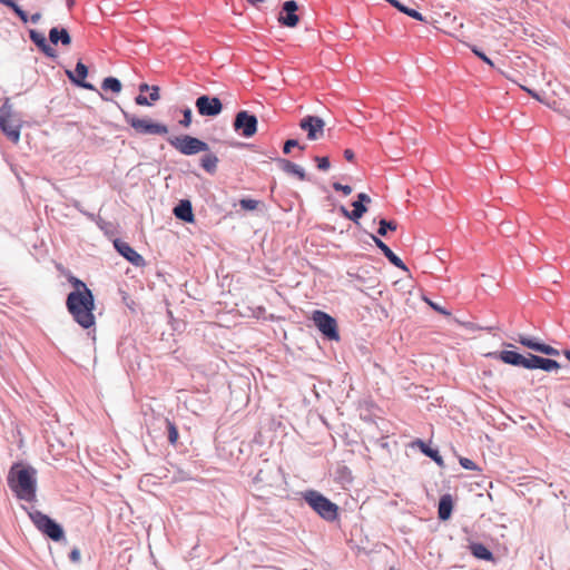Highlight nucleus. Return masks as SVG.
<instances>
[{
  "mask_svg": "<svg viewBox=\"0 0 570 570\" xmlns=\"http://www.w3.org/2000/svg\"><path fill=\"white\" fill-rule=\"evenodd\" d=\"M195 107L200 116L216 117L223 110L222 100L215 96L202 95L195 101Z\"/></svg>",
  "mask_w": 570,
  "mask_h": 570,
  "instance_id": "9b49d317",
  "label": "nucleus"
},
{
  "mask_svg": "<svg viewBox=\"0 0 570 570\" xmlns=\"http://www.w3.org/2000/svg\"><path fill=\"white\" fill-rule=\"evenodd\" d=\"M160 422L167 430L169 443L176 445L179 438L177 426L167 417H164Z\"/></svg>",
  "mask_w": 570,
  "mask_h": 570,
  "instance_id": "7c9ffc66",
  "label": "nucleus"
},
{
  "mask_svg": "<svg viewBox=\"0 0 570 570\" xmlns=\"http://www.w3.org/2000/svg\"><path fill=\"white\" fill-rule=\"evenodd\" d=\"M429 305L436 312L443 314V315H450V312L441 307L439 304L433 303L431 301H428Z\"/></svg>",
  "mask_w": 570,
  "mask_h": 570,
  "instance_id": "c03bdc74",
  "label": "nucleus"
},
{
  "mask_svg": "<svg viewBox=\"0 0 570 570\" xmlns=\"http://www.w3.org/2000/svg\"><path fill=\"white\" fill-rule=\"evenodd\" d=\"M561 364L552 358H546L532 353H529L528 370H542L544 372H552L559 370Z\"/></svg>",
  "mask_w": 570,
  "mask_h": 570,
  "instance_id": "f3484780",
  "label": "nucleus"
},
{
  "mask_svg": "<svg viewBox=\"0 0 570 570\" xmlns=\"http://www.w3.org/2000/svg\"><path fill=\"white\" fill-rule=\"evenodd\" d=\"M397 228V224L394 220H387L385 218L380 219L377 234L380 236H386L387 232H394Z\"/></svg>",
  "mask_w": 570,
  "mask_h": 570,
  "instance_id": "473e14b6",
  "label": "nucleus"
},
{
  "mask_svg": "<svg viewBox=\"0 0 570 570\" xmlns=\"http://www.w3.org/2000/svg\"><path fill=\"white\" fill-rule=\"evenodd\" d=\"M49 40L52 45L69 46L71 43V37L66 28L53 27L49 30Z\"/></svg>",
  "mask_w": 570,
  "mask_h": 570,
  "instance_id": "b1692460",
  "label": "nucleus"
},
{
  "mask_svg": "<svg viewBox=\"0 0 570 570\" xmlns=\"http://www.w3.org/2000/svg\"><path fill=\"white\" fill-rule=\"evenodd\" d=\"M40 19H41L40 12H36L29 17V21H31L32 23H38L40 21Z\"/></svg>",
  "mask_w": 570,
  "mask_h": 570,
  "instance_id": "3c124183",
  "label": "nucleus"
},
{
  "mask_svg": "<svg viewBox=\"0 0 570 570\" xmlns=\"http://www.w3.org/2000/svg\"><path fill=\"white\" fill-rule=\"evenodd\" d=\"M355 202H361V204H368L371 203V198L367 194L365 193H360L357 194V199Z\"/></svg>",
  "mask_w": 570,
  "mask_h": 570,
  "instance_id": "a18cd8bd",
  "label": "nucleus"
},
{
  "mask_svg": "<svg viewBox=\"0 0 570 570\" xmlns=\"http://www.w3.org/2000/svg\"><path fill=\"white\" fill-rule=\"evenodd\" d=\"M279 169H282L285 174L296 176L299 180H307V175L303 167L299 165L286 159V158H276L275 159Z\"/></svg>",
  "mask_w": 570,
  "mask_h": 570,
  "instance_id": "aec40b11",
  "label": "nucleus"
},
{
  "mask_svg": "<svg viewBox=\"0 0 570 570\" xmlns=\"http://www.w3.org/2000/svg\"><path fill=\"white\" fill-rule=\"evenodd\" d=\"M167 141L171 147H174L176 150H178L180 154L185 156H193L198 153L209 150V146L207 142L189 135L168 137Z\"/></svg>",
  "mask_w": 570,
  "mask_h": 570,
  "instance_id": "423d86ee",
  "label": "nucleus"
},
{
  "mask_svg": "<svg viewBox=\"0 0 570 570\" xmlns=\"http://www.w3.org/2000/svg\"><path fill=\"white\" fill-rule=\"evenodd\" d=\"M114 246L116 250L134 266L141 267L145 265L146 262L144 257L137 253L128 243L116 239L114 242Z\"/></svg>",
  "mask_w": 570,
  "mask_h": 570,
  "instance_id": "2eb2a0df",
  "label": "nucleus"
},
{
  "mask_svg": "<svg viewBox=\"0 0 570 570\" xmlns=\"http://www.w3.org/2000/svg\"><path fill=\"white\" fill-rule=\"evenodd\" d=\"M73 0H68V7L71 8L73 6Z\"/></svg>",
  "mask_w": 570,
  "mask_h": 570,
  "instance_id": "13d9d810",
  "label": "nucleus"
},
{
  "mask_svg": "<svg viewBox=\"0 0 570 570\" xmlns=\"http://www.w3.org/2000/svg\"><path fill=\"white\" fill-rule=\"evenodd\" d=\"M29 38L38 47V49L48 58L56 59L58 57L57 51L48 43L43 33L35 29H30Z\"/></svg>",
  "mask_w": 570,
  "mask_h": 570,
  "instance_id": "6ab92c4d",
  "label": "nucleus"
},
{
  "mask_svg": "<svg viewBox=\"0 0 570 570\" xmlns=\"http://www.w3.org/2000/svg\"><path fill=\"white\" fill-rule=\"evenodd\" d=\"M174 215L176 218L185 222L193 223L195 220V216L193 213V206L190 200L181 199L174 208Z\"/></svg>",
  "mask_w": 570,
  "mask_h": 570,
  "instance_id": "412c9836",
  "label": "nucleus"
},
{
  "mask_svg": "<svg viewBox=\"0 0 570 570\" xmlns=\"http://www.w3.org/2000/svg\"><path fill=\"white\" fill-rule=\"evenodd\" d=\"M539 353H542V354L549 355V356H558L560 354V352L557 348H554L551 345H548L546 343L541 344Z\"/></svg>",
  "mask_w": 570,
  "mask_h": 570,
  "instance_id": "58836bf2",
  "label": "nucleus"
},
{
  "mask_svg": "<svg viewBox=\"0 0 570 570\" xmlns=\"http://www.w3.org/2000/svg\"><path fill=\"white\" fill-rule=\"evenodd\" d=\"M352 206L353 210L350 212L342 206L341 212L346 218L357 223L358 219L367 212V207L364 204H361V202H353Z\"/></svg>",
  "mask_w": 570,
  "mask_h": 570,
  "instance_id": "393cba45",
  "label": "nucleus"
},
{
  "mask_svg": "<svg viewBox=\"0 0 570 570\" xmlns=\"http://www.w3.org/2000/svg\"><path fill=\"white\" fill-rule=\"evenodd\" d=\"M460 464L465 470H478V465L471 459L468 458H460Z\"/></svg>",
  "mask_w": 570,
  "mask_h": 570,
  "instance_id": "ea45409f",
  "label": "nucleus"
},
{
  "mask_svg": "<svg viewBox=\"0 0 570 570\" xmlns=\"http://www.w3.org/2000/svg\"><path fill=\"white\" fill-rule=\"evenodd\" d=\"M159 91H160V88L158 86H151V92L149 94V97H146L142 94H139L135 97L136 105L153 106L154 102H156L160 99Z\"/></svg>",
  "mask_w": 570,
  "mask_h": 570,
  "instance_id": "a878e982",
  "label": "nucleus"
},
{
  "mask_svg": "<svg viewBox=\"0 0 570 570\" xmlns=\"http://www.w3.org/2000/svg\"><path fill=\"white\" fill-rule=\"evenodd\" d=\"M453 511V499L449 493L443 494L439 500L438 517L441 521H446L451 518Z\"/></svg>",
  "mask_w": 570,
  "mask_h": 570,
  "instance_id": "5701e85b",
  "label": "nucleus"
},
{
  "mask_svg": "<svg viewBox=\"0 0 570 570\" xmlns=\"http://www.w3.org/2000/svg\"><path fill=\"white\" fill-rule=\"evenodd\" d=\"M13 12L19 17V19L27 23L29 21L28 13L18 4L17 8H14Z\"/></svg>",
  "mask_w": 570,
  "mask_h": 570,
  "instance_id": "37998d69",
  "label": "nucleus"
},
{
  "mask_svg": "<svg viewBox=\"0 0 570 570\" xmlns=\"http://www.w3.org/2000/svg\"><path fill=\"white\" fill-rule=\"evenodd\" d=\"M489 356L500 360L501 362H503L505 364H509L512 366H518V367H523V368L528 370L529 353H527L525 355H522L515 351L503 350L500 352L490 353Z\"/></svg>",
  "mask_w": 570,
  "mask_h": 570,
  "instance_id": "ddd939ff",
  "label": "nucleus"
},
{
  "mask_svg": "<svg viewBox=\"0 0 570 570\" xmlns=\"http://www.w3.org/2000/svg\"><path fill=\"white\" fill-rule=\"evenodd\" d=\"M470 551L476 559L488 561L493 559V553L482 543H471Z\"/></svg>",
  "mask_w": 570,
  "mask_h": 570,
  "instance_id": "bb28decb",
  "label": "nucleus"
},
{
  "mask_svg": "<svg viewBox=\"0 0 570 570\" xmlns=\"http://www.w3.org/2000/svg\"><path fill=\"white\" fill-rule=\"evenodd\" d=\"M379 283V277L371 266L351 267L346 272L345 285L354 289L361 292H364V289H374Z\"/></svg>",
  "mask_w": 570,
  "mask_h": 570,
  "instance_id": "7ed1b4c3",
  "label": "nucleus"
},
{
  "mask_svg": "<svg viewBox=\"0 0 570 570\" xmlns=\"http://www.w3.org/2000/svg\"><path fill=\"white\" fill-rule=\"evenodd\" d=\"M69 282L72 284V286L75 287L73 291H86V288H88V286L79 278L77 277H70L69 278Z\"/></svg>",
  "mask_w": 570,
  "mask_h": 570,
  "instance_id": "a19ab883",
  "label": "nucleus"
},
{
  "mask_svg": "<svg viewBox=\"0 0 570 570\" xmlns=\"http://www.w3.org/2000/svg\"><path fill=\"white\" fill-rule=\"evenodd\" d=\"M29 517L36 528L52 541H60L65 538V531L62 527L49 515L36 510L30 512Z\"/></svg>",
  "mask_w": 570,
  "mask_h": 570,
  "instance_id": "0eeeda50",
  "label": "nucleus"
},
{
  "mask_svg": "<svg viewBox=\"0 0 570 570\" xmlns=\"http://www.w3.org/2000/svg\"><path fill=\"white\" fill-rule=\"evenodd\" d=\"M249 4L256 6L258 3L265 2L266 0H246Z\"/></svg>",
  "mask_w": 570,
  "mask_h": 570,
  "instance_id": "864d4df0",
  "label": "nucleus"
},
{
  "mask_svg": "<svg viewBox=\"0 0 570 570\" xmlns=\"http://www.w3.org/2000/svg\"><path fill=\"white\" fill-rule=\"evenodd\" d=\"M517 342H519L521 345L528 347L529 350L539 352L542 342L537 340L535 337L519 334L518 337L514 338Z\"/></svg>",
  "mask_w": 570,
  "mask_h": 570,
  "instance_id": "c756f323",
  "label": "nucleus"
},
{
  "mask_svg": "<svg viewBox=\"0 0 570 570\" xmlns=\"http://www.w3.org/2000/svg\"><path fill=\"white\" fill-rule=\"evenodd\" d=\"M324 120L318 116L307 115L299 121V128L307 132L309 140H317L324 135Z\"/></svg>",
  "mask_w": 570,
  "mask_h": 570,
  "instance_id": "f8f14e48",
  "label": "nucleus"
},
{
  "mask_svg": "<svg viewBox=\"0 0 570 570\" xmlns=\"http://www.w3.org/2000/svg\"><path fill=\"white\" fill-rule=\"evenodd\" d=\"M0 4H3L8 8H10L12 11L14 10V8H17L18 3L16 2V0H0Z\"/></svg>",
  "mask_w": 570,
  "mask_h": 570,
  "instance_id": "de8ad7c7",
  "label": "nucleus"
},
{
  "mask_svg": "<svg viewBox=\"0 0 570 570\" xmlns=\"http://www.w3.org/2000/svg\"><path fill=\"white\" fill-rule=\"evenodd\" d=\"M392 7L397 9L400 12L405 13L406 16L417 20V21H425L424 17L415 9L407 7L400 0H394L391 3Z\"/></svg>",
  "mask_w": 570,
  "mask_h": 570,
  "instance_id": "c85d7f7f",
  "label": "nucleus"
},
{
  "mask_svg": "<svg viewBox=\"0 0 570 570\" xmlns=\"http://www.w3.org/2000/svg\"><path fill=\"white\" fill-rule=\"evenodd\" d=\"M218 157L214 155L213 153L205 154L200 158V166L208 173V174H215L217 170L218 165Z\"/></svg>",
  "mask_w": 570,
  "mask_h": 570,
  "instance_id": "cd10ccee",
  "label": "nucleus"
},
{
  "mask_svg": "<svg viewBox=\"0 0 570 570\" xmlns=\"http://www.w3.org/2000/svg\"><path fill=\"white\" fill-rule=\"evenodd\" d=\"M146 91H150L151 92V86H149L148 83H140L139 85V92L140 94H144Z\"/></svg>",
  "mask_w": 570,
  "mask_h": 570,
  "instance_id": "603ef678",
  "label": "nucleus"
},
{
  "mask_svg": "<svg viewBox=\"0 0 570 570\" xmlns=\"http://www.w3.org/2000/svg\"><path fill=\"white\" fill-rule=\"evenodd\" d=\"M504 345H505V346H508V347H512V346H513V345H512V344H510V343H504Z\"/></svg>",
  "mask_w": 570,
  "mask_h": 570,
  "instance_id": "bf43d9fd",
  "label": "nucleus"
},
{
  "mask_svg": "<svg viewBox=\"0 0 570 570\" xmlns=\"http://www.w3.org/2000/svg\"><path fill=\"white\" fill-rule=\"evenodd\" d=\"M70 81L78 87L94 90L95 87L90 82L86 81V77L88 76V68L82 61H78L75 68V71L67 70L66 71Z\"/></svg>",
  "mask_w": 570,
  "mask_h": 570,
  "instance_id": "dca6fc26",
  "label": "nucleus"
},
{
  "mask_svg": "<svg viewBox=\"0 0 570 570\" xmlns=\"http://www.w3.org/2000/svg\"><path fill=\"white\" fill-rule=\"evenodd\" d=\"M20 125L11 120V105L8 99L0 107V129L7 138L17 144L20 140Z\"/></svg>",
  "mask_w": 570,
  "mask_h": 570,
  "instance_id": "1a4fd4ad",
  "label": "nucleus"
},
{
  "mask_svg": "<svg viewBox=\"0 0 570 570\" xmlns=\"http://www.w3.org/2000/svg\"><path fill=\"white\" fill-rule=\"evenodd\" d=\"M298 4L295 0H287L282 4V12L278 17V22L288 28H294L299 22V17L296 14Z\"/></svg>",
  "mask_w": 570,
  "mask_h": 570,
  "instance_id": "4468645a",
  "label": "nucleus"
},
{
  "mask_svg": "<svg viewBox=\"0 0 570 570\" xmlns=\"http://www.w3.org/2000/svg\"><path fill=\"white\" fill-rule=\"evenodd\" d=\"M258 120L253 114L247 110H240L235 115L233 121V128L236 132H239L243 137H253L257 131Z\"/></svg>",
  "mask_w": 570,
  "mask_h": 570,
  "instance_id": "9d476101",
  "label": "nucleus"
},
{
  "mask_svg": "<svg viewBox=\"0 0 570 570\" xmlns=\"http://www.w3.org/2000/svg\"><path fill=\"white\" fill-rule=\"evenodd\" d=\"M371 238L376 245V247L383 253V255L387 258V261L394 265L395 267L407 271L406 265L403 263V261L394 254V252L377 236L371 234Z\"/></svg>",
  "mask_w": 570,
  "mask_h": 570,
  "instance_id": "a211bd4d",
  "label": "nucleus"
},
{
  "mask_svg": "<svg viewBox=\"0 0 570 570\" xmlns=\"http://www.w3.org/2000/svg\"><path fill=\"white\" fill-rule=\"evenodd\" d=\"M354 151L352 149H345L344 150V158L347 160V161H352L354 159Z\"/></svg>",
  "mask_w": 570,
  "mask_h": 570,
  "instance_id": "8fccbe9b",
  "label": "nucleus"
},
{
  "mask_svg": "<svg viewBox=\"0 0 570 570\" xmlns=\"http://www.w3.org/2000/svg\"><path fill=\"white\" fill-rule=\"evenodd\" d=\"M333 188L336 191H342L345 196L352 193V187L350 185H342L341 183H333Z\"/></svg>",
  "mask_w": 570,
  "mask_h": 570,
  "instance_id": "79ce46f5",
  "label": "nucleus"
},
{
  "mask_svg": "<svg viewBox=\"0 0 570 570\" xmlns=\"http://www.w3.org/2000/svg\"><path fill=\"white\" fill-rule=\"evenodd\" d=\"M525 90H527V91H528L532 97H534V98L539 99V96H538L534 91L529 90V89H525Z\"/></svg>",
  "mask_w": 570,
  "mask_h": 570,
  "instance_id": "4d7b16f0",
  "label": "nucleus"
},
{
  "mask_svg": "<svg viewBox=\"0 0 570 570\" xmlns=\"http://www.w3.org/2000/svg\"><path fill=\"white\" fill-rule=\"evenodd\" d=\"M37 471L32 466L14 464L8 474V485L17 498L27 502L36 500Z\"/></svg>",
  "mask_w": 570,
  "mask_h": 570,
  "instance_id": "f03ea898",
  "label": "nucleus"
},
{
  "mask_svg": "<svg viewBox=\"0 0 570 570\" xmlns=\"http://www.w3.org/2000/svg\"><path fill=\"white\" fill-rule=\"evenodd\" d=\"M254 481H255V482H261V481H263V478H262V471H259V472L256 474V476L254 478Z\"/></svg>",
  "mask_w": 570,
  "mask_h": 570,
  "instance_id": "5fc2aeb1",
  "label": "nucleus"
},
{
  "mask_svg": "<svg viewBox=\"0 0 570 570\" xmlns=\"http://www.w3.org/2000/svg\"><path fill=\"white\" fill-rule=\"evenodd\" d=\"M413 446L420 448L421 452L433 460L440 468H444V460L441 456L439 450L431 448L429 444H426L421 439H416L413 443Z\"/></svg>",
  "mask_w": 570,
  "mask_h": 570,
  "instance_id": "4be33fe9",
  "label": "nucleus"
},
{
  "mask_svg": "<svg viewBox=\"0 0 570 570\" xmlns=\"http://www.w3.org/2000/svg\"><path fill=\"white\" fill-rule=\"evenodd\" d=\"M75 207H76L80 213H82V214H83V215H86L88 218H90L91 220H94V219H95V215H94V214L88 213V212H86V210H83V209H81V208H80V204H79V202H76V203H75Z\"/></svg>",
  "mask_w": 570,
  "mask_h": 570,
  "instance_id": "09e8293b",
  "label": "nucleus"
},
{
  "mask_svg": "<svg viewBox=\"0 0 570 570\" xmlns=\"http://www.w3.org/2000/svg\"><path fill=\"white\" fill-rule=\"evenodd\" d=\"M122 85L120 80L116 77H107L102 80L101 89L110 90L114 94H119L121 91Z\"/></svg>",
  "mask_w": 570,
  "mask_h": 570,
  "instance_id": "2f4dec72",
  "label": "nucleus"
},
{
  "mask_svg": "<svg viewBox=\"0 0 570 570\" xmlns=\"http://www.w3.org/2000/svg\"><path fill=\"white\" fill-rule=\"evenodd\" d=\"M471 51L487 65L493 67V61L476 46H470Z\"/></svg>",
  "mask_w": 570,
  "mask_h": 570,
  "instance_id": "72a5a7b5",
  "label": "nucleus"
},
{
  "mask_svg": "<svg viewBox=\"0 0 570 570\" xmlns=\"http://www.w3.org/2000/svg\"><path fill=\"white\" fill-rule=\"evenodd\" d=\"M125 121L139 135H167L168 126L163 122L154 121L150 118H139L118 106Z\"/></svg>",
  "mask_w": 570,
  "mask_h": 570,
  "instance_id": "39448f33",
  "label": "nucleus"
},
{
  "mask_svg": "<svg viewBox=\"0 0 570 570\" xmlns=\"http://www.w3.org/2000/svg\"><path fill=\"white\" fill-rule=\"evenodd\" d=\"M69 559L71 561H73V562L79 561V559H80V551H79V549H77V548L72 549L70 551V553H69Z\"/></svg>",
  "mask_w": 570,
  "mask_h": 570,
  "instance_id": "49530a36",
  "label": "nucleus"
},
{
  "mask_svg": "<svg viewBox=\"0 0 570 570\" xmlns=\"http://www.w3.org/2000/svg\"><path fill=\"white\" fill-rule=\"evenodd\" d=\"M239 205L245 210H255L258 206V202L250 198L240 199Z\"/></svg>",
  "mask_w": 570,
  "mask_h": 570,
  "instance_id": "e433bc0d",
  "label": "nucleus"
},
{
  "mask_svg": "<svg viewBox=\"0 0 570 570\" xmlns=\"http://www.w3.org/2000/svg\"><path fill=\"white\" fill-rule=\"evenodd\" d=\"M386 2H389L390 4L394 1V0H385Z\"/></svg>",
  "mask_w": 570,
  "mask_h": 570,
  "instance_id": "052dcab7",
  "label": "nucleus"
},
{
  "mask_svg": "<svg viewBox=\"0 0 570 570\" xmlns=\"http://www.w3.org/2000/svg\"><path fill=\"white\" fill-rule=\"evenodd\" d=\"M312 320L324 337L331 341L340 340L337 322L333 316L323 311L316 309L312 314Z\"/></svg>",
  "mask_w": 570,
  "mask_h": 570,
  "instance_id": "6e6552de",
  "label": "nucleus"
},
{
  "mask_svg": "<svg viewBox=\"0 0 570 570\" xmlns=\"http://www.w3.org/2000/svg\"><path fill=\"white\" fill-rule=\"evenodd\" d=\"M303 498L308 505L324 520L334 521L337 519L338 507L322 493L315 490H307Z\"/></svg>",
  "mask_w": 570,
  "mask_h": 570,
  "instance_id": "20e7f679",
  "label": "nucleus"
},
{
  "mask_svg": "<svg viewBox=\"0 0 570 570\" xmlns=\"http://www.w3.org/2000/svg\"><path fill=\"white\" fill-rule=\"evenodd\" d=\"M191 120H193L191 109L189 107H186L185 109H183V119L179 121V124L183 127L188 128L191 125Z\"/></svg>",
  "mask_w": 570,
  "mask_h": 570,
  "instance_id": "c9c22d12",
  "label": "nucleus"
},
{
  "mask_svg": "<svg viewBox=\"0 0 570 570\" xmlns=\"http://www.w3.org/2000/svg\"><path fill=\"white\" fill-rule=\"evenodd\" d=\"M294 147H298L301 150H304L305 149V146L304 145H299L298 140L297 139H287L285 142H284V146H283V153L285 155L289 154L292 148Z\"/></svg>",
  "mask_w": 570,
  "mask_h": 570,
  "instance_id": "f704fd0d",
  "label": "nucleus"
},
{
  "mask_svg": "<svg viewBox=\"0 0 570 570\" xmlns=\"http://www.w3.org/2000/svg\"><path fill=\"white\" fill-rule=\"evenodd\" d=\"M66 306L73 321L82 328H90L96 324L95 297L90 288H86L85 292H70L67 295Z\"/></svg>",
  "mask_w": 570,
  "mask_h": 570,
  "instance_id": "f257e3e1",
  "label": "nucleus"
},
{
  "mask_svg": "<svg viewBox=\"0 0 570 570\" xmlns=\"http://www.w3.org/2000/svg\"><path fill=\"white\" fill-rule=\"evenodd\" d=\"M314 160L316 161L317 168L320 170H324L325 171V170H327L331 167L330 159L326 156H324V157L315 156Z\"/></svg>",
  "mask_w": 570,
  "mask_h": 570,
  "instance_id": "4c0bfd02",
  "label": "nucleus"
},
{
  "mask_svg": "<svg viewBox=\"0 0 570 570\" xmlns=\"http://www.w3.org/2000/svg\"><path fill=\"white\" fill-rule=\"evenodd\" d=\"M563 355L567 357V360L570 362V350H564Z\"/></svg>",
  "mask_w": 570,
  "mask_h": 570,
  "instance_id": "6e6d98bb",
  "label": "nucleus"
}]
</instances>
